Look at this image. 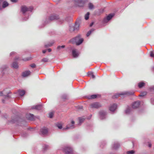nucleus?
Here are the masks:
<instances>
[{
  "instance_id": "nucleus-1",
  "label": "nucleus",
  "mask_w": 154,
  "mask_h": 154,
  "mask_svg": "<svg viewBox=\"0 0 154 154\" xmlns=\"http://www.w3.org/2000/svg\"><path fill=\"white\" fill-rule=\"evenodd\" d=\"M33 9V8L30 6L28 7L26 6H22L21 7V11L24 16L25 18L23 19V20L25 21L27 20L29 17V14L31 12Z\"/></svg>"
},
{
  "instance_id": "nucleus-2",
  "label": "nucleus",
  "mask_w": 154,
  "mask_h": 154,
  "mask_svg": "<svg viewBox=\"0 0 154 154\" xmlns=\"http://www.w3.org/2000/svg\"><path fill=\"white\" fill-rule=\"evenodd\" d=\"M59 18L58 14H51L49 17L46 18L45 22V23L46 24L49 23L51 21L58 20V23L60 24L63 22V20H61Z\"/></svg>"
},
{
  "instance_id": "nucleus-3",
  "label": "nucleus",
  "mask_w": 154,
  "mask_h": 154,
  "mask_svg": "<svg viewBox=\"0 0 154 154\" xmlns=\"http://www.w3.org/2000/svg\"><path fill=\"white\" fill-rule=\"evenodd\" d=\"M83 40V39L81 37V35H79L71 39L70 41L72 43H75L77 45H78L82 43Z\"/></svg>"
},
{
  "instance_id": "nucleus-4",
  "label": "nucleus",
  "mask_w": 154,
  "mask_h": 154,
  "mask_svg": "<svg viewBox=\"0 0 154 154\" xmlns=\"http://www.w3.org/2000/svg\"><path fill=\"white\" fill-rule=\"evenodd\" d=\"M134 92L132 91H127L124 92L118 93L112 96V98H117L122 95H126L127 96L132 95L134 94Z\"/></svg>"
},
{
  "instance_id": "nucleus-5",
  "label": "nucleus",
  "mask_w": 154,
  "mask_h": 154,
  "mask_svg": "<svg viewBox=\"0 0 154 154\" xmlns=\"http://www.w3.org/2000/svg\"><path fill=\"white\" fill-rule=\"evenodd\" d=\"M65 154H72L73 151L72 148L69 146H64L62 149Z\"/></svg>"
},
{
  "instance_id": "nucleus-6",
  "label": "nucleus",
  "mask_w": 154,
  "mask_h": 154,
  "mask_svg": "<svg viewBox=\"0 0 154 154\" xmlns=\"http://www.w3.org/2000/svg\"><path fill=\"white\" fill-rule=\"evenodd\" d=\"M101 106V104L97 102L93 103L90 105V108L92 109H98Z\"/></svg>"
},
{
  "instance_id": "nucleus-7",
  "label": "nucleus",
  "mask_w": 154,
  "mask_h": 154,
  "mask_svg": "<svg viewBox=\"0 0 154 154\" xmlns=\"http://www.w3.org/2000/svg\"><path fill=\"white\" fill-rule=\"evenodd\" d=\"M19 61V59L18 58L15 59L11 64V67L14 69H17L18 67Z\"/></svg>"
},
{
  "instance_id": "nucleus-8",
  "label": "nucleus",
  "mask_w": 154,
  "mask_h": 154,
  "mask_svg": "<svg viewBox=\"0 0 154 154\" xmlns=\"http://www.w3.org/2000/svg\"><path fill=\"white\" fill-rule=\"evenodd\" d=\"M85 2L82 0H76L75 1V4L79 7H83L85 4Z\"/></svg>"
},
{
  "instance_id": "nucleus-9",
  "label": "nucleus",
  "mask_w": 154,
  "mask_h": 154,
  "mask_svg": "<svg viewBox=\"0 0 154 154\" xmlns=\"http://www.w3.org/2000/svg\"><path fill=\"white\" fill-rule=\"evenodd\" d=\"M114 14H110L108 16L104 18L103 20V23H106L108 22L114 16Z\"/></svg>"
},
{
  "instance_id": "nucleus-10",
  "label": "nucleus",
  "mask_w": 154,
  "mask_h": 154,
  "mask_svg": "<svg viewBox=\"0 0 154 154\" xmlns=\"http://www.w3.org/2000/svg\"><path fill=\"white\" fill-rule=\"evenodd\" d=\"M40 131V134L41 135L45 136L47 134L48 131L47 128L44 127L41 129Z\"/></svg>"
},
{
  "instance_id": "nucleus-11",
  "label": "nucleus",
  "mask_w": 154,
  "mask_h": 154,
  "mask_svg": "<svg viewBox=\"0 0 154 154\" xmlns=\"http://www.w3.org/2000/svg\"><path fill=\"white\" fill-rule=\"evenodd\" d=\"M26 117L28 120L33 121L35 120V117L32 114L28 113L26 115Z\"/></svg>"
},
{
  "instance_id": "nucleus-12",
  "label": "nucleus",
  "mask_w": 154,
  "mask_h": 154,
  "mask_svg": "<svg viewBox=\"0 0 154 154\" xmlns=\"http://www.w3.org/2000/svg\"><path fill=\"white\" fill-rule=\"evenodd\" d=\"M19 119V116L18 115H14L12 117L11 122L13 123H16L18 121Z\"/></svg>"
},
{
  "instance_id": "nucleus-13",
  "label": "nucleus",
  "mask_w": 154,
  "mask_h": 154,
  "mask_svg": "<svg viewBox=\"0 0 154 154\" xmlns=\"http://www.w3.org/2000/svg\"><path fill=\"white\" fill-rule=\"evenodd\" d=\"M100 117L101 119H103L105 118L106 114V112L103 110H101L99 112Z\"/></svg>"
},
{
  "instance_id": "nucleus-14",
  "label": "nucleus",
  "mask_w": 154,
  "mask_h": 154,
  "mask_svg": "<svg viewBox=\"0 0 154 154\" xmlns=\"http://www.w3.org/2000/svg\"><path fill=\"white\" fill-rule=\"evenodd\" d=\"M140 102L137 101L133 103L132 104V107L134 109H136L139 107L140 105Z\"/></svg>"
},
{
  "instance_id": "nucleus-15",
  "label": "nucleus",
  "mask_w": 154,
  "mask_h": 154,
  "mask_svg": "<svg viewBox=\"0 0 154 154\" xmlns=\"http://www.w3.org/2000/svg\"><path fill=\"white\" fill-rule=\"evenodd\" d=\"M32 109H35L38 110H40L42 109V105L39 104L35 106H33L31 107Z\"/></svg>"
},
{
  "instance_id": "nucleus-16",
  "label": "nucleus",
  "mask_w": 154,
  "mask_h": 154,
  "mask_svg": "<svg viewBox=\"0 0 154 154\" xmlns=\"http://www.w3.org/2000/svg\"><path fill=\"white\" fill-rule=\"evenodd\" d=\"M117 107L116 104L114 103L110 106L109 108V110L111 112H114L116 109Z\"/></svg>"
},
{
  "instance_id": "nucleus-17",
  "label": "nucleus",
  "mask_w": 154,
  "mask_h": 154,
  "mask_svg": "<svg viewBox=\"0 0 154 154\" xmlns=\"http://www.w3.org/2000/svg\"><path fill=\"white\" fill-rule=\"evenodd\" d=\"M5 90L4 93H5V94H3V96L5 97V100H6L7 99H8L10 98H11V96L9 95V93L8 92H6V90Z\"/></svg>"
},
{
  "instance_id": "nucleus-18",
  "label": "nucleus",
  "mask_w": 154,
  "mask_h": 154,
  "mask_svg": "<svg viewBox=\"0 0 154 154\" xmlns=\"http://www.w3.org/2000/svg\"><path fill=\"white\" fill-rule=\"evenodd\" d=\"M71 123V124H72V125H68L67 126H66V128H63V129H72L74 128V124L75 123L74 121L73 120L72 121Z\"/></svg>"
},
{
  "instance_id": "nucleus-19",
  "label": "nucleus",
  "mask_w": 154,
  "mask_h": 154,
  "mask_svg": "<svg viewBox=\"0 0 154 154\" xmlns=\"http://www.w3.org/2000/svg\"><path fill=\"white\" fill-rule=\"evenodd\" d=\"M31 72L29 70H28L23 72L22 74V76L23 77H26L31 74Z\"/></svg>"
},
{
  "instance_id": "nucleus-20",
  "label": "nucleus",
  "mask_w": 154,
  "mask_h": 154,
  "mask_svg": "<svg viewBox=\"0 0 154 154\" xmlns=\"http://www.w3.org/2000/svg\"><path fill=\"white\" fill-rule=\"evenodd\" d=\"M65 47V45L58 46L57 48V50L58 52H61L63 51V49Z\"/></svg>"
},
{
  "instance_id": "nucleus-21",
  "label": "nucleus",
  "mask_w": 154,
  "mask_h": 154,
  "mask_svg": "<svg viewBox=\"0 0 154 154\" xmlns=\"http://www.w3.org/2000/svg\"><path fill=\"white\" fill-rule=\"evenodd\" d=\"M120 146L119 143L117 142L115 143L112 146V148L114 149H117Z\"/></svg>"
},
{
  "instance_id": "nucleus-22",
  "label": "nucleus",
  "mask_w": 154,
  "mask_h": 154,
  "mask_svg": "<svg viewBox=\"0 0 154 154\" xmlns=\"http://www.w3.org/2000/svg\"><path fill=\"white\" fill-rule=\"evenodd\" d=\"M72 55L74 57H77L79 55V54L76 52L75 49H74L72 51Z\"/></svg>"
},
{
  "instance_id": "nucleus-23",
  "label": "nucleus",
  "mask_w": 154,
  "mask_h": 154,
  "mask_svg": "<svg viewBox=\"0 0 154 154\" xmlns=\"http://www.w3.org/2000/svg\"><path fill=\"white\" fill-rule=\"evenodd\" d=\"M74 27L75 30H78L79 29V23H78L77 22H76Z\"/></svg>"
},
{
  "instance_id": "nucleus-24",
  "label": "nucleus",
  "mask_w": 154,
  "mask_h": 154,
  "mask_svg": "<svg viewBox=\"0 0 154 154\" xmlns=\"http://www.w3.org/2000/svg\"><path fill=\"white\" fill-rule=\"evenodd\" d=\"M3 2L2 4V7L4 8H5L8 6V5L9 4L8 2H7L5 1H3Z\"/></svg>"
},
{
  "instance_id": "nucleus-25",
  "label": "nucleus",
  "mask_w": 154,
  "mask_h": 154,
  "mask_svg": "<svg viewBox=\"0 0 154 154\" xmlns=\"http://www.w3.org/2000/svg\"><path fill=\"white\" fill-rule=\"evenodd\" d=\"M131 110V109L129 107H128L125 111V113L126 114H129Z\"/></svg>"
},
{
  "instance_id": "nucleus-26",
  "label": "nucleus",
  "mask_w": 154,
  "mask_h": 154,
  "mask_svg": "<svg viewBox=\"0 0 154 154\" xmlns=\"http://www.w3.org/2000/svg\"><path fill=\"white\" fill-rule=\"evenodd\" d=\"M145 84V83L143 82H141L138 84V86L139 88H141L143 87Z\"/></svg>"
},
{
  "instance_id": "nucleus-27",
  "label": "nucleus",
  "mask_w": 154,
  "mask_h": 154,
  "mask_svg": "<svg viewBox=\"0 0 154 154\" xmlns=\"http://www.w3.org/2000/svg\"><path fill=\"white\" fill-rule=\"evenodd\" d=\"M85 119L82 117H79V124H81L84 121Z\"/></svg>"
},
{
  "instance_id": "nucleus-28",
  "label": "nucleus",
  "mask_w": 154,
  "mask_h": 154,
  "mask_svg": "<svg viewBox=\"0 0 154 154\" xmlns=\"http://www.w3.org/2000/svg\"><path fill=\"white\" fill-rule=\"evenodd\" d=\"M54 41H51L49 44L48 45H45V47H50L54 43Z\"/></svg>"
},
{
  "instance_id": "nucleus-29",
  "label": "nucleus",
  "mask_w": 154,
  "mask_h": 154,
  "mask_svg": "<svg viewBox=\"0 0 154 154\" xmlns=\"http://www.w3.org/2000/svg\"><path fill=\"white\" fill-rule=\"evenodd\" d=\"M69 30L71 32H72L75 30L74 26H69Z\"/></svg>"
},
{
  "instance_id": "nucleus-30",
  "label": "nucleus",
  "mask_w": 154,
  "mask_h": 154,
  "mask_svg": "<svg viewBox=\"0 0 154 154\" xmlns=\"http://www.w3.org/2000/svg\"><path fill=\"white\" fill-rule=\"evenodd\" d=\"M94 31V29H92L89 30L87 33L86 35L87 36H88L91 33L93 32Z\"/></svg>"
},
{
  "instance_id": "nucleus-31",
  "label": "nucleus",
  "mask_w": 154,
  "mask_h": 154,
  "mask_svg": "<svg viewBox=\"0 0 154 154\" xmlns=\"http://www.w3.org/2000/svg\"><path fill=\"white\" fill-rule=\"evenodd\" d=\"M25 94V91L24 90H20V97L23 96Z\"/></svg>"
},
{
  "instance_id": "nucleus-32",
  "label": "nucleus",
  "mask_w": 154,
  "mask_h": 154,
  "mask_svg": "<svg viewBox=\"0 0 154 154\" xmlns=\"http://www.w3.org/2000/svg\"><path fill=\"white\" fill-rule=\"evenodd\" d=\"M97 97V95H96L94 94L91 95L90 97H88L89 99H95Z\"/></svg>"
},
{
  "instance_id": "nucleus-33",
  "label": "nucleus",
  "mask_w": 154,
  "mask_h": 154,
  "mask_svg": "<svg viewBox=\"0 0 154 154\" xmlns=\"http://www.w3.org/2000/svg\"><path fill=\"white\" fill-rule=\"evenodd\" d=\"M56 126L60 129L62 128V125L60 123H58L56 124Z\"/></svg>"
},
{
  "instance_id": "nucleus-34",
  "label": "nucleus",
  "mask_w": 154,
  "mask_h": 154,
  "mask_svg": "<svg viewBox=\"0 0 154 154\" xmlns=\"http://www.w3.org/2000/svg\"><path fill=\"white\" fill-rule=\"evenodd\" d=\"M147 94V92H143L141 93L140 95H139V97H143Z\"/></svg>"
},
{
  "instance_id": "nucleus-35",
  "label": "nucleus",
  "mask_w": 154,
  "mask_h": 154,
  "mask_svg": "<svg viewBox=\"0 0 154 154\" xmlns=\"http://www.w3.org/2000/svg\"><path fill=\"white\" fill-rule=\"evenodd\" d=\"M89 14H90L88 12L85 15V19L86 20H88V19L89 17Z\"/></svg>"
},
{
  "instance_id": "nucleus-36",
  "label": "nucleus",
  "mask_w": 154,
  "mask_h": 154,
  "mask_svg": "<svg viewBox=\"0 0 154 154\" xmlns=\"http://www.w3.org/2000/svg\"><path fill=\"white\" fill-rule=\"evenodd\" d=\"M43 149L44 151L47 150L49 148L48 146L46 145H44L43 146Z\"/></svg>"
},
{
  "instance_id": "nucleus-37",
  "label": "nucleus",
  "mask_w": 154,
  "mask_h": 154,
  "mask_svg": "<svg viewBox=\"0 0 154 154\" xmlns=\"http://www.w3.org/2000/svg\"><path fill=\"white\" fill-rule=\"evenodd\" d=\"M89 8L90 9H92L94 8V5L91 3H89L88 4Z\"/></svg>"
},
{
  "instance_id": "nucleus-38",
  "label": "nucleus",
  "mask_w": 154,
  "mask_h": 154,
  "mask_svg": "<svg viewBox=\"0 0 154 154\" xmlns=\"http://www.w3.org/2000/svg\"><path fill=\"white\" fill-rule=\"evenodd\" d=\"M48 61V59L47 58H44L41 60V61L44 62H47Z\"/></svg>"
},
{
  "instance_id": "nucleus-39",
  "label": "nucleus",
  "mask_w": 154,
  "mask_h": 154,
  "mask_svg": "<svg viewBox=\"0 0 154 154\" xmlns=\"http://www.w3.org/2000/svg\"><path fill=\"white\" fill-rule=\"evenodd\" d=\"M134 150H130L128 151L127 152V154H133L134 153Z\"/></svg>"
},
{
  "instance_id": "nucleus-40",
  "label": "nucleus",
  "mask_w": 154,
  "mask_h": 154,
  "mask_svg": "<svg viewBox=\"0 0 154 154\" xmlns=\"http://www.w3.org/2000/svg\"><path fill=\"white\" fill-rule=\"evenodd\" d=\"M54 115L53 112H51L49 113V117L50 118H51L53 117Z\"/></svg>"
},
{
  "instance_id": "nucleus-41",
  "label": "nucleus",
  "mask_w": 154,
  "mask_h": 154,
  "mask_svg": "<svg viewBox=\"0 0 154 154\" xmlns=\"http://www.w3.org/2000/svg\"><path fill=\"white\" fill-rule=\"evenodd\" d=\"M150 56L151 57H154V52L152 51H150Z\"/></svg>"
},
{
  "instance_id": "nucleus-42",
  "label": "nucleus",
  "mask_w": 154,
  "mask_h": 154,
  "mask_svg": "<svg viewBox=\"0 0 154 154\" xmlns=\"http://www.w3.org/2000/svg\"><path fill=\"white\" fill-rule=\"evenodd\" d=\"M5 91V90H3L2 91H0V96H3L4 94H5V93H4Z\"/></svg>"
},
{
  "instance_id": "nucleus-43",
  "label": "nucleus",
  "mask_w": 154,
  "mask_h": 154,
  "mask_svg": "<svg viewBox=\"0 0 154 154\" xmlns=\"http://www.w3.org/2000/svg\"><path fill=\"white\" fill-rule=\"evenodd\" d=\"M30 66L32 68H35L36 67V65L35 63H32L30 65Z\"/></svg>"
},
{
  "instance_id": "nucleus-44",
  "label": "nucleus",
  "mask_w": 154,
  "mask_h": 154,
  "mask_svg": "<svg viewBox=\"0 0 154 154\" xmlns=\"http://www.w3.org/2000/svg\"><path fill=\"white\" fill-rule=\"evenodd\" d=\"M90 73L91 74V77L93 78H95V76L93 74V72H91Z\"/></svg>"
},
{
  "instance_id": "nucleus-45",
  "label": "nucleus",
  "mask_w": 154,
  "mask_h": 154,
  "mask_svg": "<svg viewBox=\"0 0 154 154\" xmlns=\"http://www.w3.org/2000/svg\"><path fill=\"white\" fill-rule=\"evenodd\" d=\"M10 1L12 2H13L14 3H15V2H16L18 1V0H10Z\"/></svg>"
},
{
  "instance_id": "nucleus-46",
  "label": "nucleus",
  "mask_w": 154,
  "mask_h": 154,
  "mask_svg": "<svg viewBox=\"0 0 154 154\" xmlns=\"http://www.w3.org/2000/svg\"><path fill=\"white\" fill-rule=\"evenodd\" d=\"M15 53L14 52H11L10 54V56H11L13 54H15Z\"/></svg>"
},
{
  "instance_id": "nucleus-47",
  "label": "nucleus",
  "mask_w": 154,
  "mask_h": 154,
  "mask_svg": "<svg viewBox=\"0 0 154 154\" xmlns=\"http://www.w3.org/2000/svg\"><path fill=\"white\" fill-rule=\"evenodd\" d=\"M150 89L151 90H154V86H153L150 88Z\"/></svg>"
},
{
  "instance_id": "nucleus-48",
  "label": "nucleus",
  "mask_w": 154,
  "mask_h": 154,
  "mask_svg": "<svg viewBox=\"0 0 154 154\" xmlns=\"http://www.w3.org/2000/svg\"><path fill=\"white\" fill-rule=\"evenodd\" d=\"M25 122L24 121H22V122H20V125H21V124H22L23 123H24Z\"/></svg>"
},
{
  "instance_id": "nucleus-49",
  "label": "nucleus",
  "mask_w": 154,
  "mask_h": 154,
  "mask_svg": "<svg viewBox=\"0 0 154 154\" xmlns=\"http://www.w3.org/2000/svg\"><path fill=\"white\" fill-rule=\"evenodd\" d=\"M66 95H65L63 96V98L65 99L66 98Z\"/></svg>"
},
{
  "instance_id": "nucleus-50",
  "label": "nucleus",
  "mask_w": 154,
  "mask_h": 154,
  "mask_svg": "<svg viewBox=\"0 0 154 154\" xmlns=\"http://www.w3.org/2000/svg\"><path fill=\"white\" fill-rule=\"evenodd\" d=\"M46 51H47L46 50H43L42 51V52L44 54L45 53H46Z\"/></svg>"
},
{
  "instance_id": "nucleus-51",
  "label": "nucleus",
  "mask_w": 154,
  "mask_h": 154,
  "mask_svg": "<svg viewBox=\"0 0 154 154\" xmlns=\"http://www.w3.org/2000/svg\"><path fill=\"white\" fill-rule=\"evenodd\" d=\"M21 135L22 136H23V137H25L26 136V133H25L24 135L23 134H21Z\"/></svg>"
},
{
  "instance_id": "nucleus-52",
  "label": "nucleus",
  "mask_w": 154,
  "mask_h": 154,
  "mask_svg": "<svg viewBox=\"0 0 154 154\" xmlns=\"http://www.w3.org/2000/svg\"><path fill=\"white\" fill-rule=\"evenodd\" d=\"M48 51L49 52H50L51 51V48H49L48 49Z\"/></svg>"
},
{
  "instance_id": "nucleus-53",
  "label": "nucleus",
  "mask_w": 154,
  "mask_h": 154,
  "mask_svg": "<svg viewBox=\"0 0 154 154\" xmlns=\"http://www.w3.org/2000/svg\"><path fill=\"white\" fill-rule=\"evenodd\" d=\"M93 24H94L92 22V23H91L90 24V27L92 26H93Z\"/></svg>"
},
{
  "instance_id": "nucleus-54",
  "label": "nucleus",
  "mask_w": 154,
  "mask_h": 154,
  "mask_svg": "<svg viewBox=\"0 0 154 154\" xmlns=\"http://www.w3.org/2000/svg\"><path fill=\"white\" fill-rule=\"evenodd\" d=\"M151 144L150 143H149L148 145V146L149 147H151Z\"/></svg>"
},
{
  "instance_id": "nucleus-55",
  "label": "nucleus",
  "mask_w": 154,
  "mask_h": 154,
  "mask_svg": "<svg viewBox=\"0 0 154 154\" xmlns=\"http://www.w3.org/2000/svg\"><path fill=\"white\" fill-rule=\"evenodd\" d=\"M91 72H88V75L91 76V74L90 73Z\"/></svg>"
},
{
  "instance_id": "nucleus-56",
  "label": "nucleus",
  "mask_w": 154,
  "mask_h": 154,
  "mask_svg": "<svg viewBox=\"0 0 154 154\" xmlns=\"http://www.w3.org/2000/svg\"><path fill=\"white\" fill-rule=\"evenodd\" d=\"M28 129H32V130H34V129L33 128H31L30 127L28 128Z\"/></svg>"
},
{
  "instance_id": "nucleus-57",
  "label": "nucleus",
  "mask_w": 154,
  "mask_h": 154,
  "mask_svg": "<svg viewBox=\"0 0 154 154\" xmlns=\"http://www.w3.org/2000/svg\"><path fill=\"white\" fill-rule=\"evenodd\" d=\"M5 100H2V102L3 103H5Z\"/></svg>"
},
{
  "instance_id": "nucleus-58",
  "label": "nucleus",
  "mask_w": 154,
  "mask_h": 154,
  "mask_svg": "<svg viewBox=\"0 0 154 154\" xmlns=\"http://www.w3.org/2000/svg\"><path fill=\"white\" fill-rule=\"evenodd\" d=\"M29 60L28 59H26V60Z\"/></svg>"
},
{
  "instance_id": "nucleus-59",
  "label": "nucleus",
  "mask_w": 154,
  "mask_h": 154,
  "mask_svg": "<svg viewBox=\"0 0 154 154\" xmlns=\"http://www.w3.org/2000/svg\"><path fill=\"white\" fill-rule=\"evenodd\" d=\"M153 68H154V67H153Z\"/></svg>"
}]
</instances>
